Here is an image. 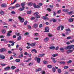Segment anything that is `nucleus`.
Instances as JSON below:
<instances>
[{
	"label": "nucleus",
	"instance_id": "1",
	"mask_svg": "<svg viewBox=\"0 0 74 74\" xmlns=\"http://www.w3.org/2000/svg\"><path fill=\"white\" fill-rule=\"evenodd\" d=\"M47 16H48V14H47L45 15V16H43L42 17V18L43 19L44 21H45V20H49V18H48V17H47Z\"/></svg>",
	"mask_w": 74,
	"mask_h": 74
},
{
	"label": "nucleus",
	"instance_id": "2",
	"mask_svg": "<svg viewBox=\"0 0 74 74\" xmlns=\"http://www.w3.org/2000/svg\"><path fill=\"white\" fill-rule=\"evenodd\" d=\"M33 5L34 8H40V6H39V5H37L36 3L33 4Z\"/></svg>",
	"mask_w": 74,
	"mask_h": 74
},
{
	"label": "nucleus",
	"instance_id": "3",
	"mask_svg": "<svg viewBox=\"0 0 74 74\" xmlns=\"http://www.w3.org/2000/svg\"><path fill=\"white\" fill-rule=\"evenodd\" d=\"M18 19L20 20V21L21 23H23L24 22V20L23 18H22L21 17L19 16L18 17Z\"/></svg>",
	"mask_w": 74,
	"mask_h": 74
},
{
	"label": "nucleus",
	"instance_id": "4",
	"mask_svg": "<svg viewBox=\"0 0 74 74\" xmlns=\"http://www.w3.org/2000/svg\"><path fill=\"white\" fill-rule=\"evenodd\" d=\"M12 31L10 30L8 32V33L7 34V36L8 37H10L11 36V34H10L12 33Z\"/></svg>",
	"mask_w": 74,
	"mask_h": 74
},
{
	"label": "nucleus",
	"instance_id": "5",
	"mask_svg": "<svg viewBox=\"0 0 74 74\" xmlns=\"http://www.w3.org/2000/svg\"><path fill=\"white\" fill-rule=\"evenodd\" d=\"M1 6L2 7H3V8H5L7 7V5H6V4L5 3L2 4Z\"/></svg>",
	"mask_w": 74,
	"mask_h": 74
},
{
	"label": "nucleus",
	"instance_id": "6",
	"mask_svg": "<svg viewBox=\"0 0 74 74\" xmlns=\"http://www.w3.org/2000/svg\"><path fill=\"white\" fill-rule=\"evenodd\" d=\"M45 31H44V32H49V28L48 27H46L45 28Z\"/></svg>",
	"mask_w": 74,
	"mask_h": 74
},
{
	"label": "nucleus",
	"instance_id": "7",
	"mask_svg": "<svg viewBox=\"0 0 74 74\" xmlns=\"http://www.w3.org/2000/svg\"><path fill=\"white\" fill-rule=\"evenodd\" d=\"M72 49V47L71 46V45L67 46L66 47V49H67L70 50V49Z\"/></svg>",
	"mask_w": 74,
	"mask_h": 74
},
{
	"label": "nucleus",
	"instance_id": "8",
	"mask_svg": "<svg viewBox=\"0 0 74 74\" xmlns=\"http://www.w3.org/2000/svg\"><path fill=\"white\" fill-rule=\"evenodd\" d=\"M21 4L22 7V9H21V10H24L25 9V7L24 6L25 5V2L21 3Z\"/></svg>",
	"mask_w": 74,
	"mask_h": 74
},
{
	"label": "nucleus",
	"instance_id": "9",
	"mask_svg": "<svg viewBox=\"0 0 74 74\" xmlns=\"http://www.w3.org/2000/svg\"><path fill=\"white\" fill-rule=\"evenodd\" d=\"M10 69H11V68L10 66H8L4 68L5 70H6V71L10 70Z\"/></svg>",
	"mask_w": 74,
	"mask_h": 74
},
{
	"label": "nucleus",
	"instance_id": "10",
	"mask_svg": "<svg viewBox=\"0 0 74 74\" xmlns=\"http://www.w3.org/2000/svg\"><path fill=\"white\" fill-rule=\"evenodd\" d=\"M0 58L1 59H5V56L1 54H0Z\"/></svg>",
	"mask_w": 74,
	"mask_h": 74
},
{
	"label": "nucleus",
	"instance_id": "11",
	"mask_svg": "<svg viewBox=\"0 0 74 74\" xmlns=\"http://www.w3.org/2000/svg\"><path fill=\"white\" fill-rule=\"evenodd\" d=\"M6 49H5L3 48L1 49H0V52H4L5 51Z\"/></svg>",
	"mask_w": 74,
	"mask_h": 74
},
{
	"label": "nucleus",
	"instance_id": "12",
	"mask_svg": "<svg viewBox=\"0 0 74 74\" xmlns=\"http://www.w3.org/2000/svg\"><path fill=\"white\" fill-rule=\"evenodd\" d=\"M49 38H45V39H44V41L45 42H47L49 41Z\"/></svg>",
	"mask_w": 74,
	"mask_h": 74
},
{
	"label": "nucleus",
	"instance_id": "13",
	"mask_svg": "<svg viewBox=\"0 0 74 74\" xmlns=\"http://www.w3.org/2000/svg\"><path fill=\"white\" fill-rule=\"evenodd\" d=\"M38 24L35 23L33 27L34 28H37L38 27Z\"/></svg>",
	"mask_w": 74,
	"mask_h": 74
},
{
	"label": "nucleus",
	"instance_id": "14",
	"mask_svg": "<svg viewBox=\"0 0 74 74\" xmlns=\"http://www.w3.org/2000/svg\"><path fill=\"white\" fill-rule=\"evenodd\" d=\"M37 62L38 63H39L40 62H41L40 60L41 59L39 58H37Z\"/></svg>",
	"mask_w": 74,
	"mask_h": 74
},
{
	"label": "nucleus",
	"instance_id": "15",
	"mask_svg": "<svg viewBox=\"0 0 74 74\" xmlns=\"http://www.w3.org/2000/svg\"><path fill=\"white\" fill-rule=\"evenodd\" d=\"M49 48L50 49L54 50L55 49V47L54 46H52L50 47Z\"/></svg>",
	"mask_w": 74,
	"mask_h": 74
},
{
	"label": "nucleus",
	"instance_id": "16",
	"mask_svg": "<svg viewBox=\"0 0 74 74\" xmlns=\"http://www.w3.org/2000/svg\"><path fill=\"white\" fill-rule=\"evenodd\" d=\"M44 55H45V54H41L39 55L38 57H42L43 56H44Z\"/></svg>",
	"mask_w": 74,
	"mask_h": 74
},
{
	"label": "nucleus",
	"instance_id": "17",
	"mask_svg": "<svg viewBox=\"0 0 74 74\" xmlns=\"http://www.w3.org/2000/svg\"><path fill=\"white\" fill-rule=\"evenodd\" d=\"M14 8H15V6H12L10 7L8 9H9V10H12V9H14Z\"/></svg>",
	"mask_w": 74,
	"mask_h": 74
},
{
	"label": "nucleus",
	"instance_id": "18",
	"mask_svg": "<svg viewBox=\"0 0 74 74\" xmlns=\"http://www.w3.org/2000/svg\"><path fill=\"white\" fill-rule=\"evenodd\" d=\"M51 59L53 60V63H56V61L55 60V58L51 57Z\"/></svg>",
	"mask_w": 74,
	"mask_h": 74
},
{
	"label": "nucleus",
	"instance_id": "19",
	"mask_svg": "<svg viewBox=\"0 0 74 74\" xmlns=\"http://www.w3.org/2000/svg\"><path fill=\"white\" fill-rule=\"evenodd\" d=\"M0 14H1L2 15H4V11L1 10L0 12Z\"/></svg>",
	"mask_w": 74,
	"mask_h": 74
},
{
	"label": "nucleus",
	"instance_id": "20",
	"mask_svg": "<svg viewBox=\"0 0 74 74\" xmlns=\"http://www.w3.org/2000/svg\"><path fill=\"white\" fill-rule=\"evenodd\" d=\"M60 50L62 52H64V49L62 47H61L60 48Z\"/></svg>",
	"mask_w": 74,
	"mask_h": 74
},
{
	"label": "nucleus",
	"instance_id": "21",
	"mask_svg": "<svg viewBox=\"0 0 74 74\" xmlns=\"http://www.w3.org/2000/svg\"><path fill=\"white\" fill-rule=\"evenodd\" d=\"M21 39H22V36H19L17 38V40L18 41H20Z\"/></svg>",
	"mask_w": 74,
	"mask_h": 74
},
{
	"label": "nucleus",
	"instance_id": "22",
	"mask_svg": "<svg viewBox=\"0 0 74 74\" xmlns=\"http://www.w3.org/2000/svg\"><path fill=\"white\" fill-rule=\"evenodd\" d=\"M20 7V5H19V4L18 3L16 4L15 5V8H18V7Z\"/></svg>",
	"mask_w": 74,
	"mask_h": 74
},
{
	"label": "nucleus",
	"instance_id": "23",
	"mask_svg": "<svg viewBox=\"0 0 74 74\" xmlns=\"http://www.w3.org/2000/svg\"><path fill=\"white\" fill-rule=\"evenodd\" d=\"M11 69L12 70H14L16 69V67L15 66H12L11 67Z\"/></svg>",
	"mask_w": 74,
	"mask_h": 74
},
{
	"label": "nucleus",
	"instance_id": "24",
	"mask_svg": "<svg viewBox=\"0 0 74 74\" xmlns=\"http://www.w3.org/2000/svg\"><path fill=\"white\" fill-rule=\"evenodd\" d=\"M52 65H48L47 66V67L48 69H52Z\"/></svg>",
	"mask_w": 74,
	"mask_h": 74
},
{
	"label": "nucleus",
	"instance_id": "25",
	"mask_svg": "<svg viewBox=\"0 0 74 74\" xmlns=\"http://www.w3.org/2000/svg\"><path fill=\"white\" fill-rule=\"evenodd\" d=\"M60 63V64H66V62L64 61H61Z\"/></svg>",
	"mask_w": 74,
	"mask_h": 74
},
{
	"label": "nucleus",
	"instance_id": "26",
	"mask_svg": "<svg viewBox=\"0 0 74 74\" xmlns=\"http://www.w3.org/2000/svg\"><path fill=\"white\" fill-rule=\"evenodd\" d=\"M52 69L53 72L54 73V72H55V71H56V69H55V67H53Z\"/></svg>",
	"mask_w": 74,
	"mask_h": 74
},
{
	"label": "nucleus",
	"instance_id": "27",
	"mask_svg": "<svg viewBox=\"0 0 74 74\" xmlns=\"http://www.w3.org/2000/svg\"><path fill=\"white\" fill-rule=\"evenodd\" d=\"M58 73H62V71L61 70V69H59L58 70Z\"/></svg>",
	"mask_w": 74,
	"mask_h": 74
},
{
	"label": "nucleus",
	"instance_id": "28",
	"mask_svg": "<svg viewBox=\"0 0 74 74\" xmlns=\"http://www.w3.org/2000/svg\"><path fill=\"white\" fill-rule=\"evenodd\" d=\"M36 45V44L35 43H32L30 44V45L31 46V47H34Z\"/></svg>",
	"mask_w": 74,
	"mask_h": 74
},
{
	"label": "nucleus",
	"instance_id": "29",
	"mask_svg": "<svg viewBox=\"0 0 74 74\" xmlns=\"http://www.w3.org/2000/svg\"><path fill=\"white\" fill-rule=\"evenodd\" d=\"M23 57V54H21L18 56V58H21Z\"/></svg>",
	"mask_w": 74,
	"mask_h": 74
},
{
	"label": "nucleus",
	"instance_id": "30",
	"mask_svg": "<svg viewBox=\"0 0 74 74\" xmlns=\"http://www.w3.org/2000/svg\"><path fill=\"white\" fill-rule=\"evenodd\" d=\"M73 12V11H71L70 12H67V13L69 14V15H70V14H72Z\"/></svg>",
	"mask_w": 74,
	"mask_h": 74
},
{
	"label": "nucleus",
	"instance_id": "31",
	"mask_svg": "<svg viewBox=\"0 0 74 74\" xmlns=\"http://www.w3.org/2000/svg\"><path fill=\"white\" fill-rule=\"evenodd\" d=\"M16 62H19L21 61V60L19 59H17L16 60Z\"/></svg>",
	"mask_w": 74,
	"mask_h": 74
},
{
	"label": "nucleus",
	"instance_id": "32",
	"mask_svg": "<svg viewBox=\"0 0 74 74\" xmlns=\"http://www.w3.org/2000/svg\"><path fill=\"white\" fill-rule=\"evenodd\" d=\"M63 11L64 12H68L69 10H63Z\"/></svg>",
	"mask_w": 74,
	"mask_h": 74
},
{
	"label": "nucleus",
	"instance_id": "33",
	"mask_svg": "<svg viewBox=\"0 0 74 74\" xmlns=\"http://www.w3.org/2000/svg\"><path fill=\"white\" fill-rule=\"evenodd\" d=\"M35 52V53H37V50L36 49H33L32 50V52Z\"/></svg>",
	"mask_w": 74,
	"mask_h": 74
},
{
	"label": "nucleus",
	"instance_id": "34",
	"mask_svg": "<svg viewBox=\"0 0 74 74\" xmlns=\"http://www.w3.org/2000/svg\"><path fill=\"white\" fill-rule=\"evenodd\" d=\"M52 56L53 57H56V56H58V54H53L52 55Z\"/></svg>",
	"mask_w": 74,
	"mask_h": 74
},
{
	"label": "nucleus",
	"instance_id": "35",
	"mask_svg": "<svg viewBox=\"0 0 74 74\" xmlns=\"http://www.w3.org/2000/svg\"><path fill=\"white\" fill-rule=\"evenodd\" d=\"M5 32H6V31L5 29H4L2 30V33L3 34H5Z\"/></svg>",
	"mask_w": 74,
	"mask_h": 74
},
{
	"label": "nucleus",
	"instance_id": "36",
	"mask_svg": "<svg viewBox=\"0 0 74 74\" xmlns=\"http://www.w3.org/2000/svg\"><path fill=\"white\" fill-rule=\"evenodd\" d=\"M69 22H73V20L72 18H70L69 19Z\"/></svg>",
	"mask_w": 74,
	"mask_h": 74
},
{
	"label": "nucleus",
	"instance_id": "37",
	"mask_svg": "<svg viewBox=\"0 0 74 74\" xmlns=\"http://www.w3.org/2000/svg\"><path fill=\"white\" fill-rule=\"evenodd\" d=\"M27 21H25L24 22V25H26L27 24Z\"/></svg>",
	"mask_w": 74,
	"mask_h": 74
},
{
	"label": "nucleus",
	"instance_id": "38",
	"mask_svg": "<svg viewBox=\"0 0 74 74\" xmlns=\"http://www.w3.org/2000/svg\"><path fill=\"white\" fill-rule=\"evenodd\" d=\"M70 30H71L69 28L66 29H65V31H66V32H70Z\"/></svg>",
	"mask_w": 74,
	"mask_h": 74
},
{
	"label": "nucleus",
	"instance_id": "39",
	"mask_svg": "<svg viewBox=\"0 0 74 74\" xmlns=\"http://www.w3.org/2000/svg\"><path fill=\"white\" fill-rule=\"evenodd\" d=\"M41 71V69L39 68L36 69V71Z\"/></svg>",
	"mask_w": 74,
	"mask_h": 74
},
{
	"label": "nucleus",
	"instance_id": "40",
	"mask_svg": "<svg viewBox=\"0 0 74 74\" xmlns=\"http://www.w3.org/2000/svg\"><path fill=\"white\" fill-rule=\"evenodd\" d=\"M39 13H38V12H35L34 14V15H35V16H36V15H38V14H39Z\"/></svg>",
	"mask_w": 74,
	"mask_h": 74
},
{
	"label": "nucleus",
	"instance_id": "41",
	"mask_svg": "<svg viewBox=\"0 0 74 74\" xmlns=\"http://www.w3.org/2000/svg\"><path fill=\"white\" fill-rule=\"evenodd\" d=\"M32 4H33V3H28L27 4V5H29V6H30V5L32 6Z\"/></svg>",
	"mask_w": 74,
	"mask_h": 74
},
{
	"label": "nucleus",
	"instance_id": "42",
	"mask_svg": "<svg viewBox=\"0 0 74 74\" xmlns=\"http://www.w3.org/2000/svg\"><path fill=\"white\" fill-rule=\"evenodd\" d=\"M71 62H72V61L71 60H69V61L67 62V63L68 64H69V63H71Z\"/></svg>",
	"mask_w": 74,
	"mask_h": 74
},
{
	"label": "nucleus",
	"instance_id": "43",
	"mask_svg": "<svg viewBox=\"0 0 74 74\" xmlns=\"http://www.w3.org/2000/svg\"><path fill=\"white\" fill-rule=\"evenodd\" d=\"M36 17V18H40V16L39 15H37Z\"/></svg>",
	"mask_w": 74,
	"mask_h": 74
},
{
	"label": "nucleus",
	"instance_id": "44",
	"mask_svg": "<svg viewBox=\"0 0 74 74\" xmlns=\"http://www.w3.org/2000/svg\"><path fill=\"white\" fill-rule=\"evenodd\" d=\"M29 33L28 32H26L24 34V36H27V35H29Z\"/></svg>",
	"mask_w": 74,
	"mask_h": 74
},
{
	"label": "nucleus",
	"instance_id": "45",
	"mask_svg": "<svg viewBox=\"0 0 74 74\" xmlns=\"http://www.w3.org/2000/svg\"><path fill=\"white\" fill-rule=\"evenodd\" d=\"M31 20H34V19H35V17L32 16L31 18Z\"/></svg>",
	"mask_w": 74,
	"mask_h": 74
},
{
	"label": "nucleus",
	"instance_id": "46",
	"mask_svg": "<svg viewBox=\"0 0 74 74\" xmlns=\"http://www.w3.org/2000/svg\"><path fill=\"white\" fill-rule=\"evenodd\" d=\"M49 37H52V35L51 34H48Z\"/></svg>",
	"mask_w": 74,
	"mask_h": 74
},
{
	"label": "nucleus",
	"instance_id": "47",
	"mask_svg": "<svg viewBox=\"0 0 74 74\" xmlns=\"http://www.w3.org/2000/svg\"><path fill=\"white\" fill-rule=\"evenodd\" d=\"M1 65L2 66H5L6 64H1Z\"/></svg>",
	"mask_w": 74,
	"mask_h": 74
},
{
	"label": "nucleus",
	"instance_id": "48",
	"mask_svg": "<svg viewBox=\"0 0 74 74\" xmlns=\"http://www.w3.org/2000/svg\"><path fill=\"white\" fill-rule=\"evenodd\" d=\"M39 27L40 28H41V27H42V25L40 24L39 25Z\"/></svg>",
	"mask_w": 74,
	"mask_h": 74
},
{
	"label": "nucleus",
	"instance_id": "49",
	"mask_svg": "<svg viewBox=\"0 0 74 74\" xmlns=\"http://www.w3.org/2000/svg\"><path fill=\"white\" fill-rule=\"evenodd\" d=\"M31 11H29L27 12V14H31Z\"/></svg>",
	"mask_w": 74,
	"mask_h": 74
},
{
	"label": "nucleus",
	"instance_id": "50",
	"mask_svg": "<svg viewBox=\"0 0 74 74\" xmlns=\"http://www.w3.org/2000/svg\"><path fill=\"white\" fill-rule=\"evenodd\" d=\"M11 13L12 14H15V12L14 11H12L11 12Z\"/></svg>",
	"mask_w": 74,
	"mask_h": 74
},
{
	"label": "nucleus",
	"instance_id": "51",
	"mask_svg": "<svg viewBox=\"0 0 74 74\" xmlns=\"http://www.w3.org/2000/svg\"><path fill=\"white\" fill-rule=\"evenodd\" d=\"M61 27V26H59L57 28V30H60V27Z\"/></svg>",
	"mask_w": 74,
	"mask_h": 74
},
{
	"label": "nucleus",
	"instance_id": "52",
	"mask_svg": "<svg viewBox=\"0 0 74 74\" xmlns=\"http://www.w3.org/2000/svg\"><path fill=\"white\" fill-rule=\"evenodd\" d=\"M57 20H56V19H54L53 20V22L54 23L55 22H57Z\"/></svg>",
	"mask_w": 74,
	"mask_h": 74
},
{
	"label": "nucleus",
	"instance_id": "53",
	"mask_svg": "<svg viewBox=\"0 0 74 74\" xmlns=\"http://www.w3.org/2000/svg\"><path fill=\"white\" fill-rule=\"evenodd\" d=\"M69 67L67 66H65L64 67V69H68Z\"/></svg>",
	"mask_w": 74,
	"mask_h": 74
},
{
	"label": "nucleus",
	"instance_id": "54",
	"mask_svg": "<svg viewBox=\"0 0 74 74\" xmlns=\"http://www.w3.org/2000/svg\"><path fill=\"white\" fill-rule=\"evenodd\" d=\"M19 69H17L15 70V72L16 73H18L19 71Z\"/></svg>",
	"mask_w": 74,
	"mask_h": 74
},
{
	"label": "nucleus",
	"instance_id": "55",
	"mask_svg": "<svg viewBox=\"0 0 74 74\" xmlns=\"http://www.w3.org/2000/svg\"><path fill=\"white\" fill-rule=\"evenodd\" d=\"M53 16H55V15H56V12H53Z\"/></svg>",
	"mask_w": 74,
	"mask_h": 74
},
{
	"label": "nucleus",
	"instance_id": "56",
	"mask_svg": "<svg viewBox=\"0 0 74 74\" xmlns=\"http://www.w3.org/2000/svg\"><path fill=\"white\" fill-rule=\"evenodd\" d=\"M0 38H4V36L3 35H1L0 36Z\"/></svg>",
	"mask_w": 74,
	"mask_h": 74
},
{
	"label": "nucleus",
	"instance_id": "57",
	"mask_svg": "<svg viewBox=\"0 0 74 74\" xmlns=\"http://www.w3.org/2000/svg\"><path fill=\"white\" fill-rule=\"evenodd\" d=\"M43 63H44V64H47V61H43Z\"/></svg>",
	"mask_w": 74,
	"mask_h": 74
},
{
	"label": "nucleus",
	"instance_id": "58",
	"mask_svg": "<svg viewBox=\"0 0 74 74\" xmlns=\"http://www.w3.org/2000/svg\"><path fill=\"white\" fill-rule=\"evenodd\" d=\"M63 29H64V26H62L61 27V30H63Z\"/></svg>",
	"mask_w": 74,
	"mask_h": 74
},
{
	"label": "nucleus",
	"instance_id": "59",
	"mask_svg": "<svg viewBox=\"0 0 74 74\" xmlns=\"http://www.w3.org/2000/svg\"><path fill=\"white\" fill-rule=\"evenodd\" d=\"M16 35V36H19V33H15Z\"/></svg>",
	"mask_w": 74,
	"mask_h": 74
},
{
	"label": "nucleus",
	"instance_id": "60",
	"mask_svg": "<svg viewBox=\"0 0 74 74\" xmlns=\"http://www.w3.org/2000/svg\"><path fill=\"white\" fill-rule=\"evenodd\" d=\"M28 54V53H27V52H26L24 53L25 55L27 56V55Z\"/></svg>",
	"mask_w": 74,
	"mask_h": 74
},
{
	"label": "nucleus",
	"instance_id": "61",
	"mask_svg": "<svg viewBox=\"0 0 74 74\" xmlns=\"http://www.w3.org/2000/svg\"><path fill=\"white\" fill-rule=\"evenodd\" d=\"M61 12V10H59L57 12L58 14H60Z\"/></svg>",
	"mask_w": 74,
	"mask_h": 74
},
{
	"label": "nucleus",
	"instance_id": "62",
	"mask_svg": "<svg viewBox=\"0 0 74 74\" xmlns=\"http://www.w3.org/2000/svg\"><path fill=\"white\" fill-rule=\"evenodd\" d=\"M49 6L50 8H53V5H50Z\"/></svg>",
	"mask_w": 74,
	"mask_h": 74
},
{
	"label": "nucleus",
	"instance_id": "63",
	"mask_svg": "<svg viewBox=\"0 0 74 74\" xmlns=\"http://www.w3.org/2000/svg\"><path fill=\"white\" fill-rule=\"evenodd\" d=\"M66 44L67 45H69V44H70V43L69 42H66Z\"/></svg>",
	"mask_w": 74,
	"mask_h": 74
},
{
	"label": "nucleus",
	"instance_id": "64",
	"mask_svg": "<svg viewBox=\"0 0 74 74\" xmlns=\"http://www.w3.org/2000/svg\"><path fill=\"white\" fill-rule=\"evenodd\" d=\"M71 46L72 47V48H73V50H74V45H71Z\"/></svg>",
	"mask_w": 74,
	"mask_h": 74
}]
</instances>
